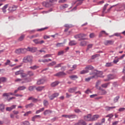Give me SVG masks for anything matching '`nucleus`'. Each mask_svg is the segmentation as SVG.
I'll list each match as a JSON object with an SVG mask.
<instances>
[{
  "mask_svg": "<svg viewBox=\"0 0 125 125\" xmlns=\"http://www.w3.org/2000/svg\"><path fill=\"white\" fill-rule=\"evenodd\" d=\"M28 51V48H21V54H25V53Z\"/></svg>",
  "mask_w": 125,
  "mask_h": 125,
  "instance_id": "nucleus-24",
  "label": "nucleus"
},
{
  "mask_svg": "<svg viewBox=\"0 0 125 125\" xmlns=\"http://www.w3.org/2000/svg\"><path fill=\"white\" fill-rule=\"evenodd\" d=\"M29 69H31V70H37V69H39V66L36 65H33L32 66H30Z\"/></svg>",
  "mask_w": 125,
  "mask_h": 125,
  "instance_id": "nucleus-37",
  "label": "nucleus"
},
{
  "mask_svg": "<svg viewBox=\"0 0 125 125\" xmlns=\"http://www.w3.org/2000/svg\"><path fill=\"white\" fill-rule=\"evenodd\" d=\"M42 116L41 115H35L34 116L32 117L31 121L32 122H35L36 119H41Z\"/></svg>",
  "mask_w": 125,
  "mask_h": 125,
  "instance_id": "nucleus-21",
  "label": "nucleus"
},
{
  "mask_svg": "<svg viewBox=\"0 0 125 125\" xmlns=\"http://www.w3.org/2000/svg\"><path fill=\"white\" fill-rule=\"evenodd\" d=\"M59 81H56L52 83L50 85L51 87H55V86H57V85H58V84H59Z\"/></svg>",
  "mask_w": 125,
  "mask_h": 125,
  "instance_id": "nucleus-19",
  "label": "nucleus"
},
{
  "mask_svg": "<svg viewBox=\"0 0 125 125\" xmlns=\"http://www.w3.org/2000/svg\"><path fill=\"white\" fill-rule=\"evenodd\" d=\"M116 106H106V111H110V110H112V109H115Z\"/></svg>",
  "mask_w": 125,
  "mask_h": 125,
  "instance_id": "nucleus-44",
  "label": "nucleus"
},
{
  "mask_svg": "<svg viewBox=\"0 0 125 125\" xmlns=\"http://www.w3.org/2000/svg\"><path fill=\"white\" fill-rule=\"evenodd\" d=\"M99 89H100V90H101L102 95H104L107 94V91H106V90L102 89V88H101V87H100Z\"/></svg>",
  "mask_w": 125,
  "mask_h": 125,
  "instance_id": "nucleus-26",
  "label": "nucleus"
},
{
  "mask_svg": "<svg viewBox=\"0 0 125 125\" xmlns=\"http://www.w3.org/2000/svg\"><path fill=\"white\" fill-rule=\"evenodd\" d=\"M59 96V93H55L52 95L48 96L50 100H53L54 98H56Z\"/></svg>",
  "mask_w": 125,
  "mask_h": 125,
  "instance_id": "nucleus-4",
  "label": "nucleus"
},
{
  "mask_svg": "<svg viewBox=\"0 0 125 125\" xmlns=\"http://www.w3.org/2000/svg\"><path fill=\"white\" fill-rule=\"evenodd\" d=\"M112 65V64L111 62H107L105 64V67H111Z\"/></svg>",
  "mask_w": 125,
  "mask_h": 125,
  "instance_id": "nucleus-60",
  "label": "nucleus"
},
{
  "mask_svg": "<svg viewBox=\"0 0 125 125\" xmlns=\"http://www.w3.org/2000/svg\"><path fill=\"white\" fill-rule=\"evenodd\" d=\"M75 113H77V114H79V113H83V111L81 110L80 109L76 108L74 109Z\"/></svg>",
  "mask_w": 125,
  "mask_h": 125,
  "instance_id": "nucleus-49",
  "label": "nucleus"
},
{
  "mask_svg": "<svg viewBox=\"0 0 125 125\" xmlns=\"http://www.w3.org/2000/svg\"><path fill=\"white\" fill-rule=\"evenodd\" d=\"M100 56V54H96L95 55L92 56L91 59H95V58H96V57H99Z\"/></svg>",
  "mask_w": 125,
  "mask_h": 125,
  "instance_id": "nucleus-56",
  "label": "nucleus"
},
{
  "mask_svg": "<svg viewBox=\"0 0 125 125\" xmlns=\"http://www.w3.org/2000/svg\"><path fill=\"white\" fill-rule=\"evenodd\" d=\"M86 37V34L80 33L79 34H77L74 36L75 39H79V41H85V40H87V38H84Z\"/></svg>",
  "mask_w": 125,
  "mask_h": 125,
  "instance_id": "nucleus-3",
  "label": "nucleus"
},
{
  "mask_svg": "<svg viewBox=\"0 0 125 125\" xmlns=\"http://www.w3.org/2000/svg\"><path fill=\"white\" fill-rule=\"evenodd\" d=\"M27 76H29V77H33L34 76V72L32 71H27Z\"/></svg>",
  "mask_w": 125,
  "mask_h": 125,
  "instance_id": "nucleus-33",
  "label": "nucleus"
},
{
  "mask_svg": "<svg viewBox=\"0 0 125 125\" xmlns=\"http://www.w3.org/2000/svg\"><path fill=\"white\" fill-rule=\"evenodd\" d=\"M76 90H77V87H73L72 88L68 89V91L70 93H74V92H75Z\"/></svg>",
  "mask_w": 125,
  "mask_h": 125,
  "instance_id": "nucleus-15",
  "label": "nucleus"
},
{
  "mask_svg": "<svg viewBox=\"0 0 125 125\" xmlns=\"http://www.w3.org/2000/svg\"><path fill=\"white\" fill-rule=\"evenodd\" d=\"M119 99H120V96L116 97L113 100L114 103H117V102L119 101Z\"/></svg>",
  "mask_w": 125,
  "mask_h": 125,
  "instance_id": "nucleus-52",
  "label": "nucleus"
},
{
  "mask_svg": "<svg viewBox=\"0 0 125 125\" xmlns=\"http://www.w3.org/2000/svg\"><path fill=\"white\" fill-rule=\"evenodd\" d=\"M56 64V62L53 61L48 64V66H54Z\"/></svg>",
  "mask_w": 125,
  "mask_h": 125,
  "instance_id": "nucleus-53",
  "label": "nucleus"
},
{
  "mask_svg": "<svg viewBox=\"0 0 125 125\" xmlns=\"http://www.w3.org/2000/svg\"><path fill=\"white\" fill-rule=\"evenodd\" d=\"M29 114H32V111H27L26 112L24 115L23 116H24V117H27V116H29Z\"/></svg>",
  "mask_w": 125,
  "mask_h": 125,
  "instance_id": "nucleus-54",
  "label": "nucleus"
},
{
  "mask_svg": "<svg viewBox=\"0 0 125 125\" xmlns=\"http://www.w3.org/2000/svg\"><path fill=\"white\" fill-rule=\"evenodd\" d=\"M86 122L84 121L83 120L81 119L78 121V122L75 123L74 125H86Z\"/></svg>",
  "mask_w": 125,
  "mask_h": 125,
  "instance_id": "nucleus-6",
  "label": "nucleus"
},
{
  "mask_svg": "<svg viewBox=\"0 0 125 125\" xmlns=\"http://www.w3.org/2000/svg\"><path fill=\"white\" fill-rule=\"evenodd\" d=\"M15 94L12 93V92L10 93H4L3 94V97H9L10 95H15Z\"/></svg>",
  "mask_w": 125,
  "mask_h": 125,
  "instance_id": "nucleus-18",
  "label": "nucleus"
},
{
  "mask_svg": "<svg viewBox=\"0 0 125 125\" xmlns=\"http://www.w3.org/2000/svg\"><path fill=\"white\" fill-rule=\"evenodd\" d=\"M99 118V115H95L91 118V122H93L94 121H97Z\"/></svg>",
  "mask_w": 125,
  "mask_h": 125,
  "instance_id": "nucleus-20",
  "label": "nucleus"
},
{
  "mask_svg": "<svg viewBox=\"0 0 125 125\" xmlns=\"http://www.w3.org/2000/svg\"><path fill=\"white\" fill-rule=\"evenodd\" d=\"M113 117H114V115L112 114H110L106 116V118H109L110 119H111V118H113Z\"/></svg>",
  "mask_w": 125,
  "mask_h": 125,
  "instance_id": "nucleus-59",
  "label": "nucleus"
},
{
  "mask_svg": "<svg viewBox=\"0 0 125 125\" xmlns=\"http://www.w3.org/2000/svg\"><path fill=\"white\" fill-rule=\"evenodd\" d=\"M21 78H26V77H28L27 73H24V70H22V72L21 73Z\"/></svg>",
  "mask_w": 125,
  "mask_h": 125,
  "instance_id": "nucleus-28",
  "label": "nucleus"
},
{
  "mask_svg": "<svg viewBox=\"0 0 125 125\" xmlns=\"http://www.w3.org/2000/svg\"><path fill=\"white\" fill-rule=\"evenodd\" d=\"M16 108V105H13L11 107H8L6 108V111H8V112H10L12 111L13 109H15Z\"/></svg>",
  "mask_w": 125,
  "mask_h": 125,
  "instance_id": "nucleus-13",
  "label": "nucleus"
},
{
  "mask_svg": "<svg viewBox=\"0 0 125 125\" xmlns=\"http://www.w3.org/2000/svg\"><path fill=\"white\" fill-rule=\"evenodd\" d=\"M87 43V42H86V41H82L80 42V46H85V45H86Z\"/></svg>",
  "mask_w": 125,
  "mask_h": 125,
  "instance_id": "nucleus-32",
  "label": "nucleus"
},
{
  "mask_svg": "<svg viewBox=\"0 0 125 125\" xmlns=\"http://www.w3.org/2000/svg\"><path fill=\"white\" fill-rule=\"evenodd\" d=\"M77 43V42H76L75 40L70 41L69 42V44L70 45V46L76 45Z\"/></svg>",
  "mask_w": 125,
  "mask_h": 125,
  "instance_id": "nucleus-22",
  "label": "nucleus"
},
{
  "mask_svg": "<svg viewBox=\"0 0 125 125\" xmlns=\"http://www.w3.org/2000/svg\"><path fill=\"white\" fill-rule=\"evenodd\" d=\"M69 78L70 79V80H72V81H76L77 79H79V77H78L76 75H72L69 76Z\"/></svg>",
  "mask_w": 125,
  "mask_h": 125,
  "instance_id": "nucleus-16",
  "label": "nucleus"
},
{
  "mask_svg": "<svg viewBox=\"0 0 125 125\" xmlns=\"http://www.w3.org/2000/svg\"><path fill=\"white\" fill-rule=\"evenodd\" d=\"M30 122L28 121H25L24 122H21V125H30Z\"/></svg>",
  "mask_w": 125,
  "mask_h": 125,
  "instance_id": "nucleus-39",
  "label": "nucleus"
},
{
  "mask_svg": "<svg viewBox=\"0 0 125 125\" xmlns=\"http://www.w3.org/2000/svg\"><path fill=\"white\" fill-rule=\"evenodd\" d=\"M7 80V79L5 77L0 78V83H5Z\"/></svg>",
  "mask_w": 125,
  "mask_h": 125,
  "instance_id": "nucleus-27",
  "label": "nucleus"
},
{
  "mask_svg": "<svg viewBox=\"0 0 125 125\" xmlns=\"http://www.w3.org/2000/svg\"><path fill=\"white\" fill-rule=\"evenodd\" d=\"M68 7V4H64V5H62L61 6V8L64 9V8H67Z\"/></svg>",
  "mask_w": 125,
  "mask_h": 125,
  "instance_id": "nucleus-61",
  "label": "nucleus"
},
{
  "mask_svg": "<svg viewBox=\"0 0 125 125\" xmlns=\"http://www.w3.org/2000/svg\"><path fill=\"white\" fill-rule=\"evenodd\" d=\"M22 62L23 63H30V64H32L33 63V56L30 55L25 56L22 59Z\"/></svg>",
  "mask_w": 125,
  "mask_h": 125,
  "instance_id": "nucleus-2",
  "label": "nucleus"
},
{
  "mask_svg": "<svg viewBox=\"0 0 125 125\" xmlns=\"http://www.w3.org/2000/svg\"><path fill=\"white\" fill-rule=\"evenodd\" d=\"M34 88H35V86H30L28 87V90H29V91H33V90H34Z\"/></svg>",
  "mask_w": 125,
  "mask_h": 125,
  "instance_id": "nucleus-55",
  "label": "nucleus"
},
{
  "mask_svg": "<svg viewBox=\"0 0 125 125\" xmlns=\"http://www.w3.org/2000/svg\"><path fill=\"white\" fill-rule=\"evenodd\" d=\"M83 119L86 122H91V115L89 114L87 116H84Z\"/></svg>",
  "mask_w": 125,
  "mask_h": 125,
  "instance_id": "nucleus-8",
  "label": "nucleus"
},
{
  "mask_svg": "<svg viewBox=\"0 0 125 125\" xmlns=\"http://www.w3.org/2000/svg\"><path fill=\"white\" fill-rule=\"evenodd\" d=\"M42 4L43 6H44V7H49V6H51V5L47 1H44L42 2Z\"/></svg>",
  "mask_w": 125,
  "mask_h": 125,
  "instance_id": "nucleus-17",
  "label": "nucleus"
},
{
  "mask_svg": "<svg viewBox=\"0 0 125 125\" xmlns=\"http://www.w3.org/2000/svg\"><path fill=\"white\" fill-rule=\"evenodd\" d=\"M114 41L113 40H107L104 42L105 45H112L114 44Z\"/></svg>",
  "mask_w": 125,
  "mask_h": 125,
  "instance_id": "nucleus-11",
  "label": "nucleus"
},
{
  "mask_svg": "<svg viewBox=\"0 0 125 125\" xmlns=\"http://www.w3.org/2000/svg\"><path fill=\"white\" fill-rule=\"evenodd\" d=\"M76 117H77V115L76 114L69 115L68 119H75Z\"/></svg>",
  "mask_w": 125,
  "mask_h": 125,
  "instance_id": "nucleus-42",
  "label": "nucleus"
},
{
  "mask_svg": "<svg viewBox=\"0 0 125 125\" xmlns=\"http://www.w3.org/2000/svg\"><path fill=\"white\" fill-rule=\"evenodd\" d=\"M67 74L64 72V71H60L57 73H56V74L54 75V76L55 77H64V76H66Z\"/></svg>",
  "mask_w": 125,
  "mask_h": 125,
  "instance_id": "nucleus-5",
  "label": "nucleus"
},
{
  "mask_svg": "<svg viewBox=\"0 0 125 125\" xmlns=\"http://www.w3.org/2000/svg\"><path fill=\"white\" fill-rule=\"evenodd\" d=\"M22 72H23V69L20 70L15 72V75H16V76H17L18 75H21V73H22Z\"/></svg>",
  "mask_w": 125,
  "mask_h": 125,
  "instance_id": "nucleus-50",
  "label": "nucleus"
},
{
  "mask_svg": "<svg viewBox=\"0 0 125 125\" xmlns=\"http://www.w3.org/2000/svg\"><path fill=\"white\" fill-rule=\"evenodd\" d=\"M90 75H94L93 78L95 79H97V78H104V76L102 75H103V72L98 71L96 70H94L92 73H90Z\"/></svg>",
  "mask_w": 125,
  "mask_h": 125,
  "instance_id": "nucleus-1",
  "label": "nucleus"
},
{
  "mask_svg": "<svg viewBox=\"0 0 125 125\" xmlns=\"http://www.w3.org/2000/svg\"><path fill=\"white\" fill-rule=\"evenodd\" d=\"M10 63V60H7L6 62L5 63V66H7V65H9Z\"/></svg>",
  "mask_w": 125,
  "mask_h": 125,
  "instance_id": "nucleus-62",
  "label": "nucleus"
},
{
  "mask_svg": "<svg viewBox=\"0 0 125 125\" xmlns=\"http://www.w3.org/2000/svg\"><path fill=\"white\" fill-rule=\"evenodd\" d=\"M48 29V27H44L41 29H38L37 30V32H42V31H44L45 30H47Z\"/></svg>",
  "mask_w": 125,
  "mask_h": 125,
  "instance_id": "nucleus-38",
  "label": "nucleus"
},
{
  "mask_svg": "<svg viewBox=\"0 0 125 125\" xmlns=\"http://www.w3.org/2000/svg\"><path fill=\"white\" fill-rule=\"evenodd\" d=\"M43 88H44V86H38V87L36 88V90H37V91H42V90H43Z\"/></svg>",
  "mask_w": 125,
  "mask_h": 125,
  "instance_id": "nucleus-25",
  "label": "nucleus"
},
{
  "mask_svg": "<svg viewBox=\"0 0 125 125\" xmlns=\"http://www.w3.org/2000/svg\"><path fill=\"white\" fill-rule=\"evenodd\" d=\"M24 81H25V83H31L32 82V79L29 78H25L24 79Z\"/></svg>",
  "mask_w": 125,
  "mask_h": 125,
  "instance_id": "nucleus-41",
  "label": "nucleus"
},
{
  "mask_svg": "<svg viewBox=\"0 0 125 125\" xmlns=\"http://www.w3.org/2000/svg\"><path fill=\"white\" fill-rule=\"evenodd\" d=\"M8 4H7L6 5H5L2 8V12H3V13H5L6 12V8H7V7H8Z\"/></svg>",
  "mask_w": 125,
  "mask_h": 125,
  "instance_id": "nucleus-23",
  "label": "nucleus"
},
{
  "mask_svg": "<svg viewBox=\"0 0 125 125\" xmlns=\"http://www.w3.org/2000/svg\"><path fill=\"white\" fill-rule=\"evenodd\" d=\"M51 113H52V111L50 110H46L43 112V114L44 115V116H46V115L48 114H51Z\"/></svg>",
  "mask_w": 125,
  "mask_h": 125,
  "instance_id": "nucleus-30",
  "label": "nucleus"
},
{
  "mask_svg": "<svg viewBox=\"0 0 125 125\" xmlns=\"http://www.w3.org/2000/svg\"><path fill=\"white\" fill-rule=\"evenodd\" d=\"M25 39V35H21L19 38L18 39L19 42H22Z\"/></svg>",
  "mask_w": 125,
  "mask_h": 125,
  "instance_id": "nucleus-34",
  "label": "nucleus"
},
{
  "mask_svg": "<svg viewBox=\"0 0 125 125\" xmlns=\"http://www.w3.org/2000/svg\"><path fill=\"white\" fill-rule=\"evenodd\" d=\"M92 46H93V44H88L87 45V50H88L90 48H92Z\"/></svg>",
  "mask_w": 125,
  "mask_h": 125,
  "instance_id": "nucleus-58",
  "label": "nucleus"
},
{
  "mask_svg": "<svg viewBox=\"0 0 125 125\" xmlns=\"http://www.w3.org/2000/svg\"><path fill=\"white\" fill-rule=\"evenodd\" d=\"M43 111H44V107H43L38 110H37L36 112V114H39V113H41V112H43Z\"/></svg>",
  "mask_w": 125,
  "mask_h": 125,
  "instance_id": "nucleus-43",
  "label": "nucleus"
},
{
  "mask_svg": "<svg viewBox=\"0 0 125 125\" xmlns=\"http://www.w3.org/2000/svg\"><path fill=\"white\" fill-rule=\"evenodd\" d=\"M87 73H88V71L86 70V69L83 70L81 71H80L81 75H83L84 74H87Z\"/></svg>",
  "mask_w": 125,
  "mask_h": 125,
  "instance_id": "nucleus-48",
  "label": "nucleus"
},
{
  "mask_svg": "<svg viewBox=\"0 0 125 125\" xmlns=\"http://www.w3.org/2000/svg\"><path fill=\"white\" fill-rule=\"evenodd\" d=\"M37 48L36 47H27V51H29V52H32L33 53L36 52L37 51Z\"/></svg>",
  "mask_w": 125,
  "mask_h": 125,
  "instance_id": "nucleus-10",
  "label": "nucleus"
},
{
  "mask_svg": "<svg viewBox=\"0 0 125 125\" xmlns=\"http://www.w3.org/2000/svg\"><path fill=\"white\" fill-rule=\"evenodd\" d=\"M61 70L62 71V72H64V71H65L66 70V66H63L61 68Z\"/></svg>",
  "mask_w": 125,
  "mask_h": 125,
  "instance_id": "nucleus-64",
  "label": "nucleus"
},
{
  "mask_svg": "<svg viewBox=\"0 0 125 125\" xmlns=\"http://www.w3.org/2000/svg\"><path fill=\"white\" fill-rule=\"evenodd\" d=\"M93 69H94V68L93 67V66H92V65H87L85 67V70H86V71H88V73L89 72V71L91 70H93Z\"/></svg>",
  "mask_w": 125,
  "mask_h": 125,
  "instance_id": "nucleus-14",
  "label": "nucleus"
},
{
  "mask_svg": "<svg viewBox=\"0 0 125 125\" xmlns=\"http://www.w3.org/2000/svg\"><path fill=\"white\" fill-rule=\"evenodd\" d=\"M44 83H45V79H40L37 81V84H38V85H41V84H43Z\"/></svg>",
  "mask_w": 125,
  "mask_h": 125,
  "instance_id": "nucleus-9",
  "label": "nucleus"
},
{
  "mask_svg": "<svg viewBox=\"0 0 125 125\" xmlns=\"http://www.w3.org/2000/svg\"><path fill=\"white\" fill-rule=\"evenodd\" d=\"M65 53V52L64 51H60L58 52V55L60 56V55H63Z\"/></svg>",
  "mask_w": 125,
  "mask_h": 125,
  "instance_id": "nucleus-57",
  "label": "nucleus"
},
{
  "mask_svg": "<svg viewBox=\"0 0 125 125\" xmlns=\"http://www.w3.org/2000/svg\"><path fill=\"white\" fill-rule=\"evenodd\" d=\"M18 88V90H24L26 89V87L25 86H20Z\"/></svg>",
  "mask_w": 125,
  "mask_h": 125,
  "instance_id": "nucleus-47",
  "label": "nucleus"
},
{
  "mask_svg": "<svg viewBox=\"0 0 125 125\" xmlns=\"http://www.w3.org/2000/svg\"><path fill=\"white\" fill-rule=\"evenodd\" d=\"M109 5L108 4H106L104 5L103 8V13H105L106 12H105V10H106L107 7Z\"/></svg>",
  "mask_w": 125,
  "mask_h": 125,
  "instance_id": "nucleus-51",
  "label": "nucleus"
},
{
  "mask_svg": "<svg viewBox=\"0 0 125 125\" xmlns=\"http://www.w3.org/2000/svg\"><path fill=\"white\" fill-rule=\"evenodd\" d=\"M108 84H110V83H105L102 84V87H104V88H107Z\"/></svg>",
  "mask_w": 125,
  "mask_h": 125,
  "instance_id": "nucleus-40",
  "label": "nucleus"
},
{
  "mask_svg": "<svg viewBox=\"0 0 125 125\" xmlns=\"http://www.w3.org/2000/svg\"><path fill=\"white\" fill-rule=\"evenodd\" d=\"M15 52L17 54H21V48L16 49Z\"/></svg>",
  "mask_w": 125,
  "mask_h": 125,
  "instance_id": "nucleus-46",
  "label": "nucleus"
},
{
  "mask_svg": "<svg viewBox=\"0 0 125 125\" xmlns=\"http://www.w3.org/2000/svg\"><path fill=\"white\" fill-rule=\"evenodd\" d=\"M33 42L36 44H42V43H44V41L43 40L40 41V39H34L33 40Z\"/></svg>",
  "mask_w": 125,
  "mask_h": 125,
  "instance_id": "nucleus-7",
  "label": "nucleus"
},
{
  "mask_svg": "<svg viewBox=\"0 0 125 125\" xmlns=\"http://www.w3.org/2000/svg\"><path fill=\"white\" fill-rule=\"evenodd\" d=\"M107 79L110 81V80H113V79H115V76L113 74H109L107 75Z\"/></svg>",
  "mask_w": 125,
  "mask_h": 125,
  "instance_id": "nucleus-29",
  "label": "nucleus"
},
{
  "mask_svg": "<svg viewBox=\"0 0 125 125\" xmlns=\"http://www.w3.org/2000/svg\"><path fill=\"white\" fill-rule=\"evenodd\" d=\"M34 106V104L30 103L28 104H27L25 106L26 109H28V108H32Z\"/></svg>",
  "mask_w": 125,
  "mask_h": 125,
  "instance_id": "nucleus-35",
  "label": "nucleus"
},
{
  "mask_svg": "<svg viewBox=\"0 0 125 125\" xmlns=\"http://www.w3.org/2000/svg\"><path fill=\"white\" fill-rule=\"evenodd\" d=\"M43 103L44 107H47V106L49 105V104L48 103V101H47L46 100H44Z\"/></svg>",
  "mask_w": 125,
  "mask_h": 125,
  "instance_id": "nucleus-36",
  "label": "nucleus"
},
{
  "mask_svg": "<svg viewBox=\"0 0 125 125\" xmlns=\"http://www.w3.org/2000/svg\"><path fill=\"white\" fill-rule=\"evenodd\" d=\"M5 105L3 104H0V111L3 112L4 110Z\"/></svg>",
  "mask_w": 125,
  "mask_h": 125,
  "instance_id": "nucleus-31",
  "label": "nucleus"
},
{
  "mask_svg": "<svg viewBox=\"0 0 125 125\" xmlns=\"http://www.w3.org/2000/svg\"><path fill=\"white\" fill-rule=\"evenodd\" d=\"M17 7V6L13 5L12 7H9L8 8V10L9 11H10V12H13V11H15V10H16Z\"/></svg>",
  "mask_w": 125,
  "mask_h": 125,
  "instance_id": "nucleus-12",
  "label": "nucleus"
},
{
  "mask_svg": "<svg viewBox=\"0 0 125 125\" xmlns=\"http://www.w3.org/2000/svg\"><path fill=\"white\" fill-rule=\"evenodd\" d=\"M118 111L119 112H124V111H125V107H122L118 109Z\"/></svg>",
  "mask_w": 125,
  "mask_h": 125,
  "instance_id": "nucleus-63",
  "label": "nucleus"
},
{
  "mask_svg": "<svg viewBox=\"0 0 125 125\" xmlns=\"http://www.w3.org/2000/svg\"><path fill=\"white\" fill-rule=\"evenodd\" d=\"M13 99H16V98L15 97H12L8 99V97H7L6 100L8 101V102H10L11 100H13Z\"/></svg>",
  "mask_w": 125,
  "mask_h": 125,
  "instance_id": "nucleus-45",
  "label": "nucleus"
}]
</instances>
